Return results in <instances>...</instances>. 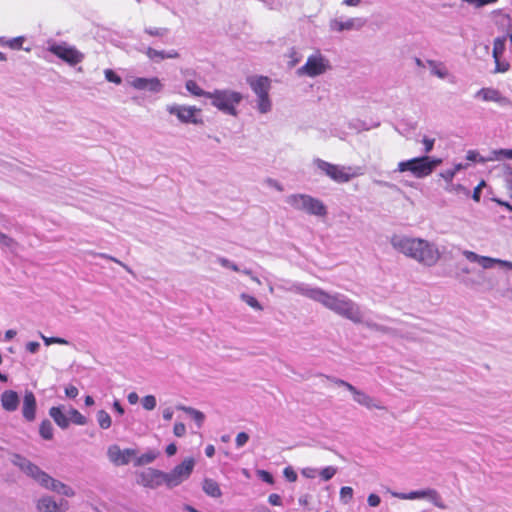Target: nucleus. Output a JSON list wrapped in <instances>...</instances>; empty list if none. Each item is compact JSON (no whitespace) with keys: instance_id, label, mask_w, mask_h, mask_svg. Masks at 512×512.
I'll return each mask as SVG.
<instances>
[{"instance_id":"nucleus-1","label":"nucleus","mask_w":512,"mask_h":512,"mask_svg":"<svg viewBox=\"0 0 512 512\" xmlns=\"http://www.w3.org/2000/svg\"><path fill=\"white\" fill-rule=\"evenodd\" d=\"M390 243L396 251L426 267L435 266L441 259L436 243L423 238L394 235Z\"/></svg>"},{"instance_id":"nucleus-2","label":"nucleus","mask_w":512,"mask_h":512,"mask_svg":"<svg viewBox=\"0 0 512 512\" xmlns=\"http://www.w3.org/2000/svg\"><path fill=\"white\" fill-rule=\"evenodd\" d=\"M312 300L354 323L363 321V314L359 305L344 294L328 293L316 287Z\"/></svg>"},{"instance_id":"nucleus-3","label":"nucleus","mask_w":512,"mask_h":512,"mask_svg":"<svg viewBox=\"0 0 512 512\" xmlns=\"http://www.w3.org/2000/svg\"><path fill=\"white\" fill-rule=\"evenodd\" d=\"M313 164L336 183H347L361 175L360 168L332 164L320 158L314 159Z\"/></svg>"},{"instance_id":"nucleus-4","label":"nucleus","mask_w":512,"mask_h":512,"mask_svg":"<svg viewBox=\"0 0 512 512\" xmlns=\"http://www.w3.org/2000/svg\"><path fill=\"white\" fill-rule=\"evenodd\" d=\"M285 201L294 209L310 215L323 217L327 214V208L324 203L307 194H291L286 197Z\"/></svg>"},{"instance_id":"nucleus-5","label":"nucleus","mask_w":512,"mask_h":512,"mask_svg":"<svg viewBox=\"0 0 512 512\" xmlns=\"http://www.w3.org/2000/svg\"><path fill=\"white\" fill-rule=\"evenodd\" d=\"M331 69L330 61L321 53L316 52L308 56L306 63L296 71L298 76L317 77Z\"/></svg>"},{"instance_id":"nucleus-6","label":"nucleus","mask_w":512,"mask_h":512,"mask_svg":"<svg viewBox=\"0 0 512 512\" xmlns=\"http://www.w3.org/2000/svg\"><path fill=\"white\" fill-rule=\"evenodd\" d=\"M396 171L398 172H411V174L418 178H425L431 174V167L428 165V156L415 157L409 160L401 161L397 165Z\"/></svg>"},{"instance_id":"nucleus-7","label":"nucleus","mask_w":512,"mask_h":512,"mask_svg":"<svg viewBox=\"0 0 512 512\" xmlns=\"http://www.w3.org/2000/svg\"><path fill=\"white\" fill-rule=\"evenodd\" d=\"M12 462L14 465L19 467L25 474H27L36 482H38L42 487H44L47 484V481H50V475L42 471L37 465L33 464L32 462L22 457L21 455L15 454L13 456Z\"/></svg>"},{"instance_id":"nucleus-8","label":"nucleus","mask_w":512,"mask_h":512,"mask_svg":"<svg viewBox=\"0 0 512 512\" xmlns=\"http://www.w3.org/2000/svg\"><path fill=\"white\" fill-rule=\"evenodd\" d=\"M167 111L171 115H175L178 120L185 124H202L203 120L200 117L201 109L195 106L186 105H169Z\"/></svg>"},{"instance_id":"nucleus-9","label":"nucleus","mask_w":512,"mask_h":512,"mask_svg":"<svg viewBox=\"0 0 512 512\" xmlns=\"http://www.w3.org/2000/svg\"><path fill=\"white\" fill-rule=\"evenodd\" d=\"M387 492L391 494V496L402 499V500H415V499H429L436 507L445 509L446 505L442 501L439 493L434 489H425L418 491H411L409 493H401L395 492L390 489H387Z\"/></svg>"},{"instance_id":"nucleus-10","label":"nucleus","mask_w":512,"mask_h":512,"mask_svg":"<svg viewBox=\"0 0 512 512\" xmlns=\"http://www.w3.org/2000/svg\"><path fill=\"white\" fill-rule=\"evenodd\" d=\"M333 383L338 386L345 387L353 396V400L361 406L367 409H379L382 410L384 407L378 404L371 396L366 394L364 391L357 389L352 384L338 378H329Z\"/></svg>"},{"instance_id":"nucleus-11","label":"nucleus","mask_w":512,"mask_h":512,"mask_svg":"<svg viewBox=\"0 0 512 512\" xmlns=\"http://www.w3.org/2000/svg\"><path fill=\"white\" fill-rule=\"evenodd\" d=\"M474 98L483 102H494L501 107H510L512 105L508 97L504 96L498 89L493 87H483L479 89L474 94Z\"/></svg>"},{"instance_id":"nucleus-12","label":"nucleus","mask_w":512,"mask_h":512,"mask_svg":"<svg viewBox=\"0 0 512 512\" xmlns=\"http://www.w3.org/2000/svg\"><path fill=\"white\" fill-rule=\"evenodd\" d=\"M462 254L468 261L478 263L483 269H490L496 264L512 269V262L510 261L481 256L470 250H463Z\"/></svg>"},{"instance_id":"nucleus-13","label":"nucleus","mask_w":512,"mask_h":512,"mask_svg":"<svg viewBox=\"0 0 512 512\" xmlns=\"http://www.w3.org/2000/svg\"><path fill=\"white\" fill-rule=\"evenodd\" d=\"M49 50L70 65H76L83 60V54L74 47L66 45H52Z\"/></svg>"},{"instance_id":"nucleus-14","label":"nucleus","mask_w":512,"mask_h":512,"mask_svg":"<svg viewBox=\"0 0 512 512\" xmlns=\"http://www.w3.org/2000/svg\"><path fill=\"white\" fill-rule=\"evenodd\" d=\"M137 483L145 488L156 489L163 485L162 471L148 468L138 474Z\"/></svg>"},{"instance_id":"nucleus-15","label":"nucleus","mask_w":512,"mask_h":512,"mask_svg":"<svg viewBox=\"0 0 512 512\" xmlns=\"http://www.w3.org/2000/svg\"><path fill=\"white\" fill-rule=\"evenodd\" d=\"M366 25V20L361 17L348 18L345 21L334 18L329 21V28L334 32L360 30Z\"/></svg>"},{"instance_id":"nucleus-16","label":"nucleus","mask_w":512,"mask_h":512,"mask_svg":"<svg viewBox=\"0 0 512 512\" xmlns=\"http://www.w3.org/2000/svg\"><path fill=\"white\" fill-rule=\"evenodd\" d=\"M277 288L285 292H292L305 296L311 300L316 290V287H311L305 283L294 282L290 280H281L277 285Z\"/></svg>"},{"instance_id":"nucleus-17","label":"nucleus","mask_w":512,"mask_h":512,"mask_svg":"<svg viewBox=\"0 0 512 512\" xmlns=\"http://www.w3.org/2000/svg\"><path fill=\"white\" fill-rule=\"evenodd\" d=\"M107 454L111 462L122 466L128 464L136 456V451L134 449L122 450L119 446L112 445L108 448Z\"/></svg>"},{"instance_id":"nucleus-18","label":"nucleus","mask_w":512,"mask_h":512,"mask_svg":"<svg viewBox=\"0 0 512 512\" xmlns=\"http://www.w3.org/2000/svg\"><path fill=\"white\" fill-rule=\"evenodd\" d=\"M36 507L39 512H65L69 504L66 500L57 503L52 497L44 496L38 500Z\"/></svg>"},{"instance_id":"nucleus-19","label":"nucleus","mask_w":512,"mask_h":512,"mask_svg":"<svg viewBox=\"0 0 512 512\" xmlns=\"http://www.w3.org/2000/svg\"><path fill=\"white\" fill-rule=\"evenodd\" d=\"M248 84L256 97L269 96L271 80L266 76H251L247 79Z\"/></svg>"},{"instance_id":"nucleus-20","label":"nucleus","mask_w":512,"mask_h":512,"mask_svg":"<svg viewBox=\"0 0 512 512\" xmlns=\"http://www.w3.org/2000/svg\"><path fill=\"white\" fill-rule=\"evenodd\" d=\"M131 85L137 89V90H149L151 92H159L162 90V83L161 81L156 78H142L138 77L133 79L131 82Z\"/></svg>"},{"instance_id":"nucleus-21","label":"nucleus","mask_w":512,"mask_h":512,"mask_svg":"<svg viewBox=\"0 0 512 512\" xmlns=\"http://www.w3.org/2000/svg\"><path fill=\"white\" fill-rule=\"evenodd\" d=\"M36 398L33 392L26 391L23 398L22 414L23 417L31 422L36 416Z\"/></svg>"},{"instance_id":"nucleus-22","label":"nucleus","mask_w":512,"mask_h":512,"mask_svg":"<svg viewBox=\"0 0 512 512\" xmlns=\"http://www.w3.org/2000/svg\"><path fill=\"white\" fill-rule=\"evenodd\" d=\"M1 406L5 411L13 412L19 406V396L13 390H5L1 394Z\"/></svg>"},{"instance_id":"nucleus-23","label":"nucleus","mask_w":512,"mask_h":512,"mask_svg":"<svg viewBox=\"0 0 512 512\" xmlns=\"http://www.w3.org/2000/svg\"><path fill=\"white\" fill-rule=\"evenodd\" d=\"M505 43H506L505 37H497L496 39H494V42H493L492 54H493V58L496 62V71L497 72H505L508 69V65L501 66L499 64V58L502 56V54L505 51Z\"/></svg>"},{"instance_id":"nucleus-24","label":"nucleus","mask_w":512,"mask_h":512,"mask_svg":"<svg viewBox=\"0 0 512 512\" xmlns=\"http://www.w3.org/2000/svg\"><path fill=\"white\" fill-rule=\"evenodd\" d=\"M44 488L54 491L56 493L62 494L67 497H73L75 495L74 490L70 486L62 483L59 480L54 479L51 476H50V481H47V484L44 486Z\"/></svg>"},{"instance_id":"nucleus-25","label":"nucleus","mask_w":512,"mask_h":512,"mask_svg":"<svg viewBox=\"0 0 512 512\" xmlns=\"http://www.w3.org/2000/svg\"><path fill=\"white\" fill-rule=\"evenodd\" d=\"M195 462L193 458L184 459L179 465L175 466L173 471L184 482L191 475Z\"/></svg>"},{"instance_id":"nucleus-26","label":"nucleus","mask_w":512,"mask_h":512,"mask_svg":"<svg viewBox=\"0 0 512 512\" xmlns=\"http://www.w3.org/2000/svg\"><path fill=\"white\" fill-rule=\"evenodd\" d=\"M241 100L242 95L240 93L226 91V114L236 116L237 112L234 105L238 104Z\"/></svg>"},{"instance_id":"nucleus-27","label":"nucleus","mask_w":512,"mask_h":512,"mask_svg":"<svg viewBox=\"0 0 512 512\" xmlns=\"http://www.w3.org/2000/svg\"><path fill=\"white\" fill-rule=\"evenodd\" d=\"M426 63L429 66L431 73L433 75L437 76L440 79L447 78L449 72L442 62L429 59L426 61Z\"/></svg>"},{"instance_id":"nucleus-28","label":"nucleus","mask_w":512,"mask_h":512,"mask_svg":"<svg viewBox=\"0 0 512 512\" xmlns=\"http://www.w3.org/2000/svg\"><path fill=\"white\" fill-rule=\"evenodd\" d=\"M49 414L59 427L63 429L68 427L69 418L62 412L59 407H52L49 411Z\"/></svg>"},{"instance_id":"nucleus-29","label":"nucleus","mask_w":512,"mask_h":512,"mask_svg":"<svg viewBox=\"0 0 512 512\" xmlns=\"http://www.w3.org/2000/svg\"><path fill=\"white\" fill-rule=\"evenodd\" d=\"M146 55L151 60H163L166 58H178L179 53L177 51H171L170 53L166 54L164 51H158L154 48H147Z\"/></svg>"},{"instance_id":"nucleus-30","label":"nucleus","mask_w":512,"mask_h":512,"mask_svg":"<svg viewBox=\"0 0 512 512\" xmlns=\"http://www.w3.org/2000/svg\"><path fill=\"white\" fill-rule=\"evenodd\" d=\"M203 490L204 492L212 497H220L221 496V489L219 484L212 480V479H204L203 481Z\"/></svg>"},{"instance_id":"nucleus-31","label":"nucleus","mask_w":512,"mask_h":512,"mask_svg":"<svg viewBox=\"0 0 512 512\" xmlns=\"http://www.w3.org/2000/svg\"><path fill=\"white\" fill-rule=\"evenodd\" d=\"M255 108L261 114H267L272 110V101L270 96L256 97Z\"/></svg>"},{"instance_id":"nucleus-32","label":"nucleus","mask_w":512,"mask_h":512,"mask_svg":"<svg viewBox=\"0 0 512 512\" xmlns=\"http://www.w3.org/2000/svg\"><path fill=\"white\" fill-rule=\"evenodd\" d=\"M185 87L189 91V93L195 97L210 96V92L204 91L194 80L186 81Z\"/></svg>"},{"instance_id":"nucleus-33","label":"nucleus","mask_w":512,"mask_h":512,"mask_svg":"<svg viewBox=\"0 0 512 512\" xmlns=\"http://www.w3.org/2000/svg\"><path fill=\"white\" fill-rule=\"evenodd\" d=\"M163 484H165L168 488H173L182 483L181 479L175 474L173 470L166 473L162 471Z\"/></svg>"},{"instance_id":"nucleus-34","label":"nucleus","mask_w":512,"mask_h":512,"mask_svg":"<svg viewBox=\"0 0 512 512\" xmlns=\"http://www.w3.org/2000/svg\"><path fill=\"white\" fill-rule=\"evenodd\" d=\"M177 408L189 414L199 427L202 425L205 416L201 411L186 406H178Z\"/></svg>"},{"instance_id":"nucleus-35","label":"nucleus","mask_w":512,"mask_h":512,"mask_svg":"<svg viewBox=\"0 0 512 512\" xmlns=\"http://www.w3.org/2000/svg\"><path fill=\"white\" fill-rule=\"evenodd\" d=\"M502 158L512 159V149H498L493 150L487 157V160L498 161Z\"/></svg>"},{"instance_id":"nucleus-36","label":"nucleus","mask_w":512,"mask_h":512,"mask_svg":"<svg viewBox=\"0 0 512 512\" xmlns=\"http://www.w3.org/2000/svg\"><path fill=\"white\" fill-rule=\"evenodd\" d=\"M97 421L102 429L110 428L112 420L110 415L105 410H99L97 413Z\"/></svg>"},{"instance_id":"nucleus-37","label":"nucleus","mask_w":512,"mask_h":512,"mask_svg":"<svg viewBox=\"0 0 512 512\" xmlns=\"http://www.w3.org/2000/svg\"><path fill=\"white\" fill-rule=\"evenodd\" d=\"M206 97L211 99L213 106L217 107L219 110H224V94L221 91L210 92V96Z\"/></svg>"},{"instance_id":"nucleus-38","label":"nucleus","mask_w":512,"mask_h":512,"mask_svg":"<svg viewBox=\"0 0 512 512\" xmlns=\"http://www.w3.org/2000/svg\"><path fill=\"white\" fill-rule=\"evenodd\" d=\"M39 432H40V435L44 439H46V440L52 439V437H53V427H52L51 422L49 420L42 421V423L40 424Z\"/></svg>"},{"instance_id":"nucleus-39","label":"nucleus","mask_w":512,"mask_h":512,"mask_svg":"<svg viewBox=\"0 0 512 512\" xmlns=\"http://www.w3.org/2000/svg\"><path fill=\"white\" fill-rule=\"evenodd\" d=\"M240 298L242 301H244L248 306H250L254 310H256V311L263 310V306L259 303V301L255 297H253L249 294H246V293H242L240 295Z\"/></svg>"},{"instance_id":"nucleus-40","label":"nucleus","mask_w":512,"mask_h":512,"mask_svg":"<svg viewBox=\"0 0 512 512\" xmlns=\"http://www.w3.org/2000/svg\"><path fill=\"white\" fill-rule=\"evenodd\" d=\"M504 181L506 189L512 198V168L508 164L504 165Z\"/></svg>"},{"instance_id":"nucleus-41","label":"nucleus","mask_w":512,"mask_h":512,"mask_svg":"<svg viewBox=\"0 0 512 512\" xmlns=\"http://www.w3.org/2000/svg\"><path fill=\"white\" fill-rule=\"evenodd\" d=\"M226 268H229V269H231L233 271H236V272H242V273H244L246 275H249L254 282H256L257 284H261V281L259 280V278L256 277V276H253L249 269H246V268L240 269L239 266H237L234 263L229 262L228 260H226Z\"/></svg>"},{"instance_id":"nucleus-42","label":"nucleus","mask_w":512,"mask_h":512,"mask_svg":"<svg viewBox=\"0 0 512 512\" xmlns=\"http://www.w3.org/2000/svg\"><path fill=\"white\" fill-rule=\"evenodd\" d=\"M157 457V454L155 452L149 451L147 453L142 454L140 457L136 459L135 465H145L153 462Z\"/></svg>"},{"instance_id":"nucleus-43","label":"nucleus","mask_w":512,"mask_h":512,"mask_svg":"<svg viewBox=\"0 0 512 512\" xmlns=\"http://www.w3.org/2000/svg\"><path fill=\"white\" fill-rule=\"evenodd\" d=\"M69 420L77 425H85L87 423L86 417L76 409H71L69 412Z\"/></svg>"},{"instance_id":"nucleus-44","label":"nucleus","mask_w":512,"mask_h":512,"mask_svg":"<svg viewBox=\"0 0 512 512\" xmlns=\"http://www.w3.org/2000/svg\"><path fill=\"white\" fill-rule=\"evenodd\" d=\"M337 473V468L334 466H327L319 471V475L324 481H329Z\"/></svg>"},{"instance_id":"nucleus-45","label":"nucleus","mask_w":512,"mask_h":512,"mask_svg":"<svg viewBox=\"0 0 512 512\" xmlns=\"http://www.w3.org/2000/svg\"><path fill=\"white\" fill-rule=\"evenodd\" d=\"M353 498V489L349 486H344L340 489V500L344 504H348Z\"/></svg>"},{"instance_id":"nucleus-46","label":"nucleus","mask_w":512,"mask_h":512,"mask_svg":"<svg viewBox=\"0 0 512 512\" xmlns=\"http://www.w3.org/2000/svg\"><path fill=\"white\" fill-rule=\"evenodd\" d=\"M24 43V37L19 36L5 41L3 44L11 49H20Z\"/></svg>"},{"instance_id":"nucleus-47","label":"nucleus","mask_w":512,"mask_h":512,"mask_svg":"<svg viewBox=\"0 0 512 512\" xmlns=\"http://www.w3.org/2000/svg\"><path fill=\"white\" fill-rule=\"evenodd\" d=\"M142 406L145 410H153L156 407V398L153 395L143 397Z\"/></svg>"},{"instance_id":"nucleus-48","label":"nucleus","mask_w":512,"mask_h":512,"mask_svg":"<svg viewBox=\"0 0 512 512\" xmlns=\"http://www.w3.org/2000/svg\"><path fill=\"white\" fill-rule=\"evenodd\" d=\"M462 2H465L474 8H481L488 4H494L498 0H461Z\"/></svg>"},{"instance_id":"nucleus-49","label":"nucleus","mask_w":512,"mask_h":512,"mask_svg":"<svg viewBox=\"0 0 512 512\" xmlns=\"http://www.w3.org/2000/svg\"><path fill=\"white\" fill-rule=\"evenodd\" d=\"M466 159L468 161L480 162V163H485L488 161L487 158L481 157L480 154L476 150H469L466 154Z\"/></svg>"},{"instance_id":"nucleus-50","label":"nucleus","mask_w":512,"mask_h":512,"mask_svg":"<svg viewBox=\"0 0 512 512\" xmlns=\"http://www.w3.org/2000/svg\"><path fill=\"white\" fill-rule=\"evenodd\" d=\"M105 78L107 79V81L115 84H120L122 82L121 77L111 69L105 70Z\"/></svg>"},{"instance_id":"nucleus-51","label":"nucleus","mask_w":512,"mask_h":512,"mask_svg":"<svg viewBox=\"0 0 512 512\" xmlns=\"http://www.w3.org/2000/svg\"><path fill=\"white\" fill-rule=\"evenodd\" d=\"M42 339L44 340V343L46 345H51V344L67 345L68 344L67 340H65L63 338H59V337H45L42 335Z\"/></svg>"},{"instance_id":"nucleus-52","label":"nucleus","mask_w":512,"mask_h":512,"mask_svg":"<svg viewBox=\"0 0 512 512\" xmlns=\"http://www.w3.org/2000/svg\"><path fill=\"white\" fill-rule=\"evenodd\" d=\"M257 476L264 482L268 484L274 483V478L272 474L266 470H257Z\"/></svg>"},{"instance_id":"nucleus-53","label":"nucleus","mask_w":512,"mask_h":512,"mask_svg":"<svg viewBox=\"0 0 512 512\" xmlns=\"http://www.w3.org/2000/svg\"><path fill=\"white\" fill-rule=\"evenodd\" d=\"M422 143L424 145V153L425 154H428L430 153L433 148H434V144H435V139L434 138H429V137H423L422 139Z\"/></svg>"},{"instance_id":"nucleus-54","label":"nucleus","mask_w":512,"mask_h":512,"mask_svg":"<svg viewBox=\"0 0 512 512\" xmlns=\"http://www.w3.org/2000/svg\"><path fill=\"white\" fill-rule=\"evenodd\" d=\"M249 440V435L246 432H240L236 436V446L238 448L243 447Z\"/></svg>"},{"instance_id":"nucleus-55","label":"nucleus","mask_w":512,"mask_h":512,"mask_svg":"<svg viewBox=\"0 0 512 512\" xmlns=\"http://www.w3.org/2000/svg\"><path fill=\"white\" fill-rule=\"evenodd\" d=\"M486 186V182L482 180L475 188L472 194V198L474 201H480L481 190Z\"/></svg>"},{"instance_id":"nucleus-56","label":"nucleus","mask_w":512,"mask_h":512,"mask_svg":"<svg viewBox=\"0 0 512 512\" xmlns=\"http://www.w3.org/2000/svg\"><path fill=\"white\" fill-rule=\"evenodd\" d=\"M173 433L176 437L184 436L186 433L185 425L181 422L175 423V425L173 427Z\"/></svg>"},{"instance_id":"nucleus-57","label":"nucleus","mask_w":512,"mask_h":512,"mask_svg":"<svg viewBox=\"0 0 512 512\" xmlns=\"http://www.w3.org/2000/svg\"><path fill=\"white\" fill-rule=\"evenodd\" d=\"M283 474L290 482H295L297 480V474L291 467H286L283 471Z\"/></svg>"},{"instance_id":"nucleus-58","label":"nucleus","mask_w":512,"mask_h":512,"mask_svg":"<svg viewBox=\"0 0 512 512\" xmlns=\"http://www.w3.org/2000/svg\"><path fill=\"white\" fill-rule=\"evenodd\" d=\"M0 244L4 245V246H7V247H10V246L15 244V241H14V239L9 237L8 235L0 232Z\"/></svg>"},{"instance_id":"nucleus-59","label":"nucleus","mask_w":512,"mask_h":512,"mask_svg":"<svg viewBox=\"0 0 512 512\" xmlns=\"http://www.w3.org/2000/svg\"><path fill=\"white\" fill-rule=\"evenodd\" d=\"M268 502L272 506H281L282 505V499H281L280 495H278L276 493L269 495Z\"/></svg>"},{"instance_id":"nucleus-60","label":"nucleus","mask_w":512,"mask_h":512,"mask_svg":"<svg viewBox=\"0 0 512 512\" xmlns=\"http://www.w3.org/2000/svg\"><path fill=\"white\" fill-rule=\"evenodd\" d=\"M164 28H147L145 32L151 36H163L166 33Z\"/></svg>"},{"instance_id":"nucleus-61","label":"nucleus","mask_w":512,"mask_h":512,"mask_svg":"<svg viewBox=\"0 0 512 512\" xmlns=\"http://www.w3.org/2000/svg\"><path fill=\"white\" fill-rule=\"evenodd\" d=\"M367 502L369 506L377 507L380 504L381 499L378 495L372 493L368 496Z\"/></svg>"},{"instance_id":"nucleus-62","label":"nucleus","mask_w":512,"mask_h":512,"mask_svg":"<svg viewBox=\"0 0 512 512\" xmlns=\"http://www.w3.org/2000/svg\"><path fill=\"white\" fill-rule=\"evenodd\" d=\"M454 176L455 174L454 171H452V169H447L440 173V177L443 178L448 183L452 182Z\"/></svg>"},{"instance_id":"nucleus-63","label":"nucleus","mask_w":512,"mask_h":512,"mask_svg":"<svg viewBox=\"0 0 512 512\" xmlns=\"http://www.w3.org/2000/svg\"><path fill=\"white\" fill-rule=\"evenodd\" d=\"M265 183L269 186V187H272V188H275L276 190L278 191H283V187L282 185L275 179H272V178H267L265 180Z\"/></svg>"},{"instance_id":"nucleus-64","label":"nucleus","mask_w":512,"mask_h":512,"mask_svg":"<svg viewBox=\"0 0 512 512\" xmlns=\"http://www.w3.org/2000/svg\"><path fill=\"white\" fill-rule=\"evenodd\" d=\"M65 394L67 397L75 398L78 395V389L73 385H69L65 388Z\"/></svg>"}]
</instances>
